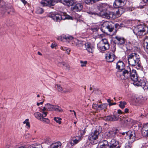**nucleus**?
I'll use <instances>...</instances> for the list:
<instances>
[{"label":"nucleus","instance_id":"nucleus-16","mask_svg":"<svg viewBox=\"0 0 148 148\" xmlns=\"http://www.w3.org/2000/svg\"><path fill=\"white\" fill-rule=\"evenodd\" d=\"M119 117L115 115H109L104 117L103 119L106 121H114L118 120Z\"/></svg>","mask_w":148,"mask_h":148},{"label":"nucleus","instance_id":"nucleus-27","mask_svg":"<svg viewBox=\"0 0 148 148\" xmlns=\"http://www.w3.org/2000/svg\"><path fill=\"white\" fill-rule=\"evenodd\" d=\"M102 43L103 44L105 45V46H103L104 48H106V49H108L110 47V45L108 40L106 38L103 39L101 41Z\"/></svg>","mask_w":148,"mask_h":148},{"label":"nucleus","instance_id":"nucleus-55","mask_svg":"<svg viewBox=\"0 0 148 148\" xmlns=\"http://www.w3.org/2000/svg\"><path fill=\"white\" fill-rule=\"evenodd\" d=\"M43 102H44V101H42V102H40V103H37V105L38 106H39L40 105V104L42 105V104L43 103Z\"/></svg>","mask_w":148,"mask_h":148},{"label":"nucleus","instance_id":"nucleus-42","mask_svg":"<svg viewBox=\"0 0 148 148\" xmlns=\"http://www.w3.org/2000/svg\"><path fill=\"white\" fill-rule=\"evenodd\" d=\"M125 148H131V144L130 143H127L125 144Z\"/></svg>","mask_w":148,"mask_h":148},{"label":"nucleus","instance_id":"nucleus-14","mask_svg":"<svg viewBox=\"0 0 148 148\" xmlns=\"http://www.w3.org/2000/svg\"><path fill=\"white\" fill-rule=\"evenodd\" d=\"M72 43L73 45H75L76 46L79 47H82L84 45H85L86 43L84 42L75 39L72 41Z\"/></svg>","mask_w":148,"mask_h":148},{"label":"nucleus","instance_id":"nucleus-56","mask_svg":"<svg viewBox=\"0 0 148 148\" xmlns=\"http://www.w3.org/2000/svg\"><path fill=\"white\" fill-rule=\"evenodd\" d=\"M125 112V113H127L129 112V109L128 108H125L124 110Z\"/></svg>","mask_w":148,"mask_h":148},{"label":"nucleus","instance_id":"nucleus-36","mask_svg":"<svg viewBox=\"0 0 148 148\" xmlns=\"http://www.w3.org/2000/svg\"><path fill=\"white\" fill-rule=\"evenodd\" d=\"M81 139V137L79 136H78L77 138L76 139H73V143L74 144H76Z\"/></svg>","mask_w":148,"mask_h":148},{"label":"nucleus","instance_id":"nucleus-28","mask_svg":"<svg viewBox=\"0 0 148 148\" xmlns=\"http://www.w3.org/2000/svg\"><path fill=\"white\" fill-rule=\"evenodd\" d=\"M34 115L36 118L39 120L41 119V118L42 117V114L38 112H36L34 113Z\"/></svg>","mask_w":148,"mask_h":148},{"label":"nucleus","instance_id":"nucleus-9","mask_svg":"<svg viewBox=\"0 0 148 148\" xmlns=\"http://www.w3.org/2000/svg\"><path fill=\"white\" fill-rule=\"evenodd\" d=\"M126 135L128 136L129 141L131 143L133 142L137 138L136 136L135 132L134 130H131L125 132Z\"/></svg>","mask_w":148,"mask_h":148},{"label":"nucleus","instance_id":"nucleus-21","mask_svg":"<svg viewBox=\"0 0 148 148\" xmlns=\"http://www.w3.org/2000/svg\"><path fill=\"white\" fill-rule=\"evenodd\" d=\"M60 37V40L64 41H67L69 42V40H71L73 39V37L72 36L68 35H62Z\"/></svg>","mask_w":148,"mask_h":148},{"label":"nucleus","instance_id":"nucleus-32","mask_svg":"<svg viewBox=\"0 0 148 148\" xmlns=\"http://www.w3.org/2000/svg\"><path fill=\"white\" fill-rule=\"evenodd\" d=\"M108 104L107 103H103L99 105V110H102L106 108Z\"/></svg>","mask_w":148,"mask_h":148},{"label":"nucleus","instance_id":"nucleus-53","mask_svg":"<svg viewBox=\"0 0 148 148\" xmlns=\"http://www.w3.org/2000/svg\"><path fill=\"white\" fill-rule=\"evenodd\" d=\"M26 124V125L28 127V128H29L30 127V125L29 122V121L27 122Z\"/></svg>","mask_w":148,"mask_h":148},{"label":"nucleus","instance_id":"nucleus-44","mask_svg":"<svg viewBox=\"0 0 148 148\" xmlns=\"http://www.w3.org/2000/svg\"><path fill=\"white\" fill-rule=\"evenodd\" d=\"M145 50L147 53H148V44L144 45Z\"/></svg>","mask_w":148,"mask_h":148},{"label":"nucleus","instance_id":"nucleus-30","mask_svg":"<svg viewBox=\"0 0 148 148\" xmlns=\"http://www.w3.org/2000/svg\"><path fill=\"white\" fill-rule=\"evenodd\" d=\"M28 148H42V147L41 145L38 144L31 145Z\"/></svg>","mask_w":148,"mask_h":148},{"label":"nucleus","instance_id":"nucleus-3","mask_svg":"<svg viewBox=\"0 0 148 148\" xmlns=\"http://www.w3.org/2000/svg\"><path fill=\"white\" fill-rule=\"evenodd\" d=\"M127 60L128 63L132 66L137 65L140 67V58L139 55L136 53H130L127 56Z\"/></svg>","mask_w":148,"mask_h":148},{"label":"nucleus","instance_id":"nucleus-61","mask_svg":"<svg viewBox=\"0 0 148 148\" xmlns=\"http://www.w3.org/2000/svg\"><path fill=\"white\" fill-rule=\"evenodd\" d=\"M107 102L109 104L110 103H111L110 102L111 100L110 99H108L107 100Z\"/></svg>","mask_w":148,"mask_h":148},{"label":"nucleus","instance_id":"nucleus-54","mask_svg":"<svg viewBox=\"0 0 148 148\" xmlns=\"http://www.w3.org/2000/svg\"><path fill=\"white\" fill-rule=\"evenodd\" d=\"M56 46V45L55 44H54L53 43H52L51 45V47L52 48H53Z\"/></svg>","mask_w":148,"mask_h":148},{"label":"nucleus","instance_id":"nucleus-1","mask_svg":"<svg viewBox=\"0 0 148 148\" xmlns=\"http://www.w3.org/2000/svg\"><path fill=\"white\" fill-rule=\"evenodd\" d=\"M60 2L68 6H72L71 10L74 12L81 11L83 9V6L82 3H77L73 4V0H44L40 2L43 6H51L54 5L56 3Z\"/></svg>","mask_w":148,"mask_h":148},{"label":"nucleus","instance_id":"nucleus-29","mask_svg":"<svg viewBox=\"0 0 148 148\" xmlns=\"http://www.w3.org/2000/svg\"><path fill=\"white\" fill-rule=\"evenodd\" d=\"M136 100H138V102L139 103H142L146 100L147 99L143 97L140 96L136 98Z\"/></svg>","mask_w":148,"mask_h":148},{"label":"nucleus","instance_id":"nucleus-59","mask_svg":"<svg viewBox=\"0 0 148 148\" xmlns=\"http://www.w3.org/2000/svg\"><path fill=\"white\" fill-rule=\"evenodd\" d=\"M116 104V103H110V104H109V105L110 106H112V105H115Z\"/></svg>","mask_w":148,"mask_h":148},{"label":"nucleus","instance_id":"nucleus-19","mask_svg":"<svg viewBox=\"0 0 148 148\" xmlns=\"http://www.w3.org/2000/svg\"><path fill=\"white\" fill-rule=\"evenodd\" d=\"M142 134L144 136L148 137V123L143 125L142 129Z\"/></svg>","mask_w":148,"mask_h":148},{"label":"nucleus","instance_id":"nucleus-23","mask_svg":"<svg viewBox=\"0 0 148 148\" xmlns=\"http://www.w3.org/2000/svg\"><path fill=\"white\" fill-rule=\"evenodd\" d=\"M56 88L57 89L58 91L62 93H66L70 92L71 91L70 90H64L60 85H56Z\"/></svg>","mask_w":148,"mask_h":148},{"label":"nucleus","instance_id":"nucleus-2","mask_svg":"<svg viewBox=\"0 0 148 148\" xmlns=\"http://www.w3.org/2000/svg\"><path fill=\"white\" fill-rule=\"evenodd\" d=\"M124 79H127L130 77L131 80L134 82L133 84L137 86H145L146 83L143 80L138 81V76L135 70H131L130 67H128L127 70H124L123 72Z\"/></svg>","mask_w":148,"mask_h":148},{"label":"nucleus","instance_id":"nucleus-37","mask_svg":"<svg viewBox=\"0 0 148 148\" xmlns=\"http://www.w3.org/2000/svg\"><path fill=\"white\" fill-rule=\"evenodd\" d=\"M61 119L60 117H55L54 118V120H55L57 123H58L59 124H60L61 123Z\"/></svg>","mask_w":148,"mask_h":148},{"label":"nucleus","instance_id":"nucleus-50","mask_svg":"<svg viewBox=\"0 0 148 148\" xmlns=\"http://www.w3.org/2000/svg\"><path fill=\"white\" fill-rule=\"evenodd\" d=\"M69 143L70 144L71 146H72L74 145V143H73V140L72 139L71 141H70Z\"/></svg>","mask_w":148,"mask_h":148},{"label":"nucleus","instance_id":"nucleus-15","mask_svg":"<svg viewBox=\"0 0 148 148\" xmlns=\"http://www.w3.org/2000/svg\"><path fill=\"white\" fill-rule=\"evenodd\" d=\"M135 30H137L138 32L141 31H148V27L146 26L144 24H140L137 25L133 30V31Z\"/></svg>","mask_w":148,"mask_h":148},{"label":"nucleus","instance_id":"nucleus-8","mask_svg":"<svg viewBox=\"0 0 148 148\" xmlns=\"http://www.w3.org/2000/svg\"><path fill=\"white\" fill-rule=\"evenodd\" d=\"M46 105L47 111H54L57 112H60L63 111V110L58 106L53 105L49 103H47Z\"/></svg>","mask_w":148,"mask_h":148},{"label":"nucleus","instance_id":"nucleus-64","mask_svg":"<svg viewBox=\"0 0 148 148\" xmlns=\"http://www.w3.org/2000/svg\"><path fill=\"white\" fill-rule=\"evenodd\" d=\"M125 121L127 122H130V119H126Z\"/></svg>","mask_w":148,"mask_h":148},{"label":"nucleus","instance_id":"nucleus-24","mask_svg":"<svg viewBox=\"0 0 148 148\" xmlns=\"http://www.w3.org/2000/svg\"><path fill=\"white\" fill-rule=\"evenodd\" d=\"M62 145V143L60 142H56L52 144L51 145L50 148H61Z\"/></svg>","mask_w":148,"mask_h":148},{"label":"nucleus","instance_id":"nucleus-38","mask_svg":"<svg viewBox=\"0 0 148 148\" xmlns=\"http://www.w3.org/2000/svg\"><path fill=\"white\" fill-rule=\"evenodd\" d=\"M103 46H105V45L103 44V43L101 42V45H98V47L100 49L103 51H106L108 49H106V48H104Z\"/></svg>","mask_w":148,"mask_h":148},{"label":"nucleus","instance_id":"nucleus-41","mask_svg":"<svg viewBox=\"0 0 148 148\" xmlns=\"http://www.w3.org/2000/svg\"><path fill=\"white\" fill-rule=\"evenodd\" d=\"M144 44H148V37L146 36L144 39Z\"/></svg>","mask_w":148,"mask_h":148},{"label":"nucleus","instance_id":"nucleus-60","mask_svg":"<svg viewBox=\"0 0 148 148\" xmlns=\"http://www.w3.org/2000/svg\"><path fill=\"white\" fill-rule=\"evenodd\" d=\"M99 0H92V3H95L96 1H99Z\"/></svg>","mask_w":148,"mask_h":148},{"label":"nucleus","instance_id":"nucleus-11","mask_svg":"<svg viewBox=\"0 0 148 148\" xmlns=\"http://www.w3.org/2000/svg\"><path fill=\"white\" fill-rule=\"evenodd\" d=\"M118 141L112 139L109 143V148H120L121 146Z\"/></svg>","mask_w":148,"mask_h":148},{"label":"nucleus","instance_id":"nucleus-47","mask_svg":"<svg viewBox=\"0 0 148 148\" xmlns=\"http://www.w3.org/2000/svg\"><path fill=\"white\" fill-rule=\"evenodd\" d=\"M42 113V117H46L47 115V112L46 111H43L41 112Z\"/></svg>","mask_w":148,"mask_h":148},{"label":"nucleus","instance_id":"nucleus-57","mask_svg":"<svg viewBox=\"0 0 148 148\" xmlns=\"http://www.w3.org/2000/svg\"><path fill=\"white\" fill-rule=\"evenodd\" d=\"M21 1L25 5L26 4L27 2L25 0H21Z\"/></svg>","mask_w":148,"mask_h":148},{"label":"nucleus","instance_id":"nucleus-43","mask_svg":"<svg viewBox=\"0 0 148 148\" xmlns=\"http://www.w3.org/2000/svg\"><path fill=\"white\" fill-rule=\"evenodd\" d=\"M80 63L81 64V66L82 67H83L86 66L87 63V62L86 61L83 62L82 61H81Z\"/></svg>","mask_w":148,"mask_h":148},{"label":"nucleus","instance_id":"nucleus-22","mask_svg":"<svg viewBox=\"0 0 148 148\" xmlns=\"http://www.w3.org/2000/svg\"><path fill=\"white\" fill-rule=\"evenodd\" d=\"M109 22H106L103 24V27H105L108 31L111 32L113 31V30L114 29V28L111 25H109Z\"/></svg>","mask_w":148,"mask_h":148},{"label":"nucleus","instance_id":"nucleus-17","mask_svg":"<svg viewBox=\"0 0 148 148\" xmlns=\"http://www.w3.org/2000/svg\"><path fill=\"white\" fill-rule=\"evenodd\" d=\"M100 146L97 148H109V143L107 140H104L101 141L99 143Z\"/></svg>","mask_w":148,"mask_h":148},{"label":"nucleus","instance_id":"nucleus-62","mask_svg":"<svg viewBox=\"0 0 148 148\" xmlns=\"http://www.w3.org/2000/svg\"><path fill=\"white\" fill-rule=\"evenodd\" d=\"M143 1L145 3H148V0H143Z\"/></svg>","mask_w":148,"mask_h":148},{"label":"nucleus","instance_id":"nucleus-20","mask_svg":"<svg viewBox=\"0 0 148 148\" xmlns=\"http://www.w3.org/2000/svg\"><path fill=\"white\" fill-rule=\"evenodd\" d=\"M134 33L137 36L138 38H141L143 36L146 34L147 33L148 31H133Z\"/></svg>","mask_w":148,"mask_h":148},{"label":"nucleus","instance_id":"nucleus-10","mask_svg":"<svg viewBox=\"0 0 148 148\" xmlns=\"http://www.w3.org/2000/svg\"><path fill=\"white\" fill-rule=\"evenodd\" d=\"M105 57L107 62H112L114 60L115 56L113 52L111 51L107 52L106 54Z\"/></svg>","mask_w":148,"mask_h":148},{"label":"nucleus","instance_id":"nucleus-4","mask_svg":"<svg viewBox=\"0 0 148 148\" xmlns=\"http://www.w3.org/2000/svg\"><path fill=\"white\" fill-rule=\"evenodd\" d=\"M126 0H115L113 6L115 8H119L118 10L116 12V16L118 17L120 16L125 12V9L122 7H119L121 6L124 5L126 3Z\"/></svg>","mask_w":148,"mask_h":148},{"label":"nucleus","instance_id":"nucleus-7","mask_svg":"<svg viewBox=\"0 0 148 148\" xmlns=\"http://www.w3.org/2000/svg\"><path fill=\"white\" fill-rule=\"evenodd\" d=\"M101 131V127L99 126H96L95 130L89 135L88 139L91 140H96L98 138L99 135Z\"/></svg>","mask_w":148,"mask_h":148},{"label":"nucleus","instance_id":"nucleus-39","mask_svg":"<svg viewBox=\"0 0 148 148\" xmlns=\"http://www.w3.org/2000/svg\"><path fill=\"white\" fill-rule=\"evenodd\" d=\"M92 108L96 110H99V105L97 104L93 103L92 105Z\"/></svg>","mask_w":148,"mask_h":148},{"label":"nucleus","instance_id":"nucleus-52","mask_svg":"<svg viewBox=\"0 0 148 148\" xmlns=\"http://www.w3.org/2000/svg\"><path fill=\"white\" fill-rule=\"evenodd\" d=\"M118 113L119 114H124V112H122L120 110H118L117 111Z\"/></svg>","mask_w":148,"mask_h":148},{"label":"nucleus","instance_id":"nucleus-25","mask_svg":"<svg viewBox=\"0 0 148 148\" xmlns=\"http://www.w3.org/2000/svg\"><path fill=\"white\" fill-rule=\"evenodd\" d=\"M117 40V42L119 45H123L125 42V40L123 38L116 36L115 38Z\"/></svg>","mask_w":148,"mask_h":148},{"label":"nucleus","instance_id":"nucleus-26","mask_svg":"<svg viewBox=\"0 0 148 148\" xmlns=\"http://www.w3.org/2000/svg\"><path fill=\"white\" fill-rule=\"evenodd\" d=\"M58 65L59 66L63 67L66 70H69L70 66L68 63L64 62H59L58 63Z\"/></svg>","mask_w":148,"mask_h":148},{"label":"nucleus","instance_id":"nucleus-45","mask_svg":"<svg viewBox=\"0 0 148 148\" xmlns=\"http://www.w3.org/2000/svg\"><path fill=\"white\" fill-rule=\"evenodd\" d=\"M85 2L86 4L93 3L92 1V0H85Z\"/></svg>","mask_w":148,"mask_h":148},{"label":"nucleus","instance_id":"nucleus-6","mask_svg":"<svg viewBox=\"0 0 148 148\" xmlns=\"http://www.w3.org/2000/svg\"><path fill=\"white\" fill-rule=\"evenodd\" d=\"M89 14L91 15V16L93 18H95L99 16H102L103 18L108 19L110 18H115V16L113 12H110L109 13L106 12L104 14L97 13L95 12H90Z\"/></svg>","mask_w":148,"mask_h":148},{"label":"nucleus","instance_id":"nucleus-35","mask_svg":"<svg viewBox=\"0 0 148 148\" xmlns=\"http://www.w3.org/2000/svg\"><path fill=\"white\" fill-rule=\"evenodd\" d=\"M45 117H42L41 119L40 120L41 121L45 122L46 123H49L50 122V121L48 118H44Z\"/></svg>","mask_w":148,"mask_h":148},{"label":"nucleus","instance_id":"nucleus-31","mask_svg":"<svg viewBox=\"0 0 148 148\" xmlns=\"http://www.w3.org/2000/svg\"><path fill=\"white\" fill-rule=\"evenodd\" d=\"M44 10L43 9L40 8H37L36 10V11L37 14H41L43 13Z\"/></svg>","mask_w":148,"mask_h":148},{"label":"nucleus","instance_id":"nucleus-58","mask_svg":"<svg viewBox=\"0 0 148 148\" xmlns=\"http://www.w3.org/2000/svg\"><path fill=\"white\" fill-rule=\"evenodd\" d=\"M28 121H29L28 119H25V121L23 122V123L24 124H26L27 122H28Z\"/></svg>","mask_w":148,"mask_h":148},{"label":"nucleus","instance_id":"nucleus-48","mask_svg":"<svg viewBox=\"0 0 148 148\" xmlns=\"http://www.w3.org/2000/svg\"><path fill=\"white\" fill-rule=\"evenodd\" d=\"M45 142L46 143H49L51 142V139L49 138H47L45 140Z\"/></svg>","mask_w":148,"mask_h":148},{"label":"nucleus","instance_id":"nucleus-51","mask_svg":"<svg viewBox=\"0 0 148 148\" xmlns=\"http://www.w3.org/2000/svg\"><path fill=\"white\" fill-rule=\"evenodd\" d=\"M135 9V8H134L133 7H130L129 8V10L130 11H132L133 10H134V9Z\"/></svg>","mask_w":148,"mask_h":148},{"label":"nucleus","instance_id":"nucleus-5","mask_svg":"<svg viewBox=\"0 0 148 148\" xmlns=\"http://www.w3.org/2000/svg\"><path fill=\"white\" fill-rule=\"evenodd\" d=\"M49 17L51 18L55 21L59 22L61 20H64L66 19H71L72 17L69 15H65L64 13L61 14L52 13L49 15Z\"/></svg>","mask_w":148,"mask_h":148},{"label":"nucleus","instance_id":"nucleus-40","mask_svg":"<svg viewBox=\"0 0 148 148\" xmlns=\"http://www.w3.org/2000/svg\"><path fill=\"white\" fill-rule=\"evenodd\" d=\"M99 29L98 27L95 26L91 28V29L93 32H96Z\"/></svg>","mask_w":148,"mask_h":148},{"label":"nucleus","instance_id":"nucleus-63","mask_svg":"<svg viewBox=\"0 0 148 148\" xmlns=\"http://www.w3.org/2000/svg\"><path fill=\"white\" fill-rule=\"evenodd\" d=\"M38 54L39 55H42V53L39 51H38Z\"/></svg>","mask_w":148,"mask_h":148},{"label":"nucleus","instance_id":"nucleus-13","mask_svg":"<svg viewBox=\"0 0 148 148\" xmlns=\"http://www.w3.org/2000/svg\"><path fill=\"white\" fill-rule=\"evenodd\" d=\"M117 131L116 130H114L106 132L105 134V137L107 139L114 138Z\"/></svg>","mask_w":148,"mask_h":148},{"label":"nucleus","instance_id":"nucleus-46","mask_svg":"<svg viewBox=\"0 0 148 148\" xmlns=\"http://www.w3.org/2000/svg\"><path fill=\"white\" fill-rule=\"evenodd\" d=\"M46 104H45V106L43 108H41L40 110L41 111H40L41 112H43V111H47V108H46Z\"/></svg>","mask_w":148,"mask_h":148},{"label":"nucleus","instance_id":"nucleus-49","mask_svg":"<svg viewBox=\"0 0 148 148\" xmlns=\"http://www.w3.org/2000/svg\"><path fill=\"white\" fill-rule=\"evenodd\" d=\"M85 128H84L83 130L80 131L81 134L82 135H84V134L85 133Z\"/></svg>","mask_w":148,"mask_h":148},{"label":"nucleus","instance_id":"nucleus-33","mask_svg":"<svg viewBox=\"0 0 148 148\" xmlns=\"http://www.w3.org/2000/svg\"><path fill=\"white\" fill-rule=\"evenodd\" d=\"M119 106L121 108H123L125 107V106L126 105V103L124 101H120L119 102Z\"/></svg>","mask_w":148,"mask_h":148},{"label":"nucleus","instance_id":"nucleus-34","mask_svg":"<svg viewBox=\"0 0 148 148\" xmlns=\"http://www.w3.org/2000/svg\"><path fill=\"white\" fill-rule=\"evenodd\" d=\"M60 49H61L62 50L64 51H66V52L68 54H69L70 51V49L68 48L67 47H60Z\"/></svg>","mask_w":148,"mask_h":148},{"label":"nucleus","instance_id":"nucleus-12","mask_svg":"<svg viewBox=\"0 0 148 148\" xmlns=\"http://www.w3.org/2000/svg\"><path fill=\"white\" fill-rule=\"evenodd\" d=\"M124 63L121 61H119L116 64V69L120 71V72L121 73V74L122 76H123V72L124 70H127V69H126L124 68Z\"/></svg>","mask_w":148,"mask_h":148},{"label":"nucleus","instance_id":"nucleus-18","mask_svg":"<svg viewBox=\"0 0 148 148\" xmlns=\"http://www.w3.org/2000/svg\"><path fill=\"white\" fill-rule=\"evenodd\" d=\"M86 50L89 53H92L94 50V47L91 44L86 43L85 44Z\"/></svg>","mask_w":148,"mask_h":148}]
</instances>
